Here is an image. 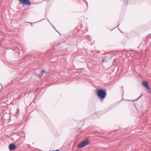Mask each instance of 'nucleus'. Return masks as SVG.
Masks as SVG:
<instances>
[{
  "label": "nucleus",
  "instance_id": "f257e3e1",
  "mask_svg": "<svg viewBox=\"0 0 151 151\" xmlns=\"http://www.w3.org/2000/svg\"><path fill=\"white\" fill-rule=\"evenodd\" d=\"M98 98L101 102H103L107 95L106 91L102 88H96L95 89Z\"/></svg>",
  "mask_w": 151,
  "mask_h": 151
},
{
  "label": "nucleus",
  "instance_id": "f03ea898",
  "mask_svg": "<svg viewBox=\"0 0 151 151\" xmlns=\"http://www.w3.org/2000/svg\"><path fill=\"white\" fill-rule=\"evenodd\" d=\"M89 143L88 139H86L80 142L77 145L78 148H81L87 145Z\"/></svg>",
  "mask_w": 151,
  "mask_h": 151
},
{
  "label": "nucleus",
  "instance_id": "7ed1b4c3",
  "mask_svg": "<svg viewBox=\"0 0 151 151\" xmlns=\"http://www.w3.org/2000/svg\"><path fill=\"white\" fill-rule=\"evenodd\" d=\"M18 1L20 4L23 5V7H24V5L30 6L31 4V3L29 0H18Z\"/></svg>",
  "mask_w": 151,
  "mask_h": 151
},
{
  "label": "nucleus",
  "instance_id": "20e7f679",
  "mask_svg": "<svg viewBox=\"0 0 151 151\" xmlns=\"http://www.w3.org/2000/svg\"><path fill=\"white\" fill-rule=\"evenodd\" d=\"M142 85L145 87L146 88H147L148 90H150V88L149 86L148 85V82L147 81H144L142 82ZM149 93H150L151 92V91H149Z\"/></svg>",
  "mask_w": 151,
  "mask_h": 151
},
{
  "label": "nucleus",
  "instance_id": "39448f33",
  "mask_svg": "<svg viewBox=\"0 0 151 151\" xmlns=\"http://www.w3.org/2000/svg\"><path fill=\"white\" fill-rule=\"evenodd\" d=\"M16 147V145L13 143H12L9 145V149L10 150H12L15 149Z\"/></svg>",
  "mask_w": 151,
  "mask_h": 151
},
{
  "label": "nucleus",
  "instance_id": "423d86ee",
  "mask_svg": "<svg viewBox=\"0 0 151 151\" xmlns=\"http://www.w3.org/2000/svg\"><path fill=\"white\" fill-rule=\"evenodd\" d=\"M142 96V94L138 98H137L134 101H138Z\"/></svg>",
  "mask_w": 151,
  "mask_h": 151
},
{
  "label": "nucleus",
  "instance_id": "0eeeda50",
  "mask_svg": "<svg viewBox=\"0 0 151 151\" xmlns=\"http://www.w3.org/2000/svg\"><path fill=\"white\" fill-rule=\"evenodd\" d=\"M45 71L44 70H42L41 73V74H42V75H43V74L44 73Z\"/></svg>",
  "mask_w": 151,
  "mask_h": 151
},
{
  "label": "nucleus",
  "instance_id": "6e6552de",
  "mask_svg": "<svg viewBox=\"0 0 151 151\" xmlns=\"http://www.w3.org/2000/svg\"><path fill=\"white\" fill-rule=\"evenodd\" d=\"M107 61V60H106L105 59H103L102 60V62H106Z\"/></svg>",
  "mask_w": 151,
  "mask_h": 151
},
{
  "label": "nucleus",
  "instance_id": "1a4fd4ad",
  "mask_svg": "<svg viewBox=\"0 0 151 151\" xmlns=\"http://www.w3.org/2000/svg\"><path fill=\"white\" fill-rule=\"evenodd\" d=\"M52 151H60L59 150L57 149L56 150H53Z\"/></svg>",
  "mask_w": 151,
  "mask_h": 151
},
{
  "label": "nucleus",
  "instance_id": "9d476101",
  "mask_svg": "<svg viewBox=\"0 0 151 151\" xmlns=\"http://www.w3.org/2000/svg\"><path fill=\"white\" fill-rule=\"evenodd\" d=\"M18 140H17V141H15V143L16 144V143H17V142H18Z\"/></svg>",
  "mask_w": 151,
  "mask_h": 151
},
{
  "label": "nucleus",
  "instance_id": "9b49d317",
  "mask_svg": "<svg viewBox=\"0 0 151 151\" xmlns=\"http://www.w3.org/2000/svg\"><path fill=\"white\" fill-rule=\"evenodd\" d=\"M40 75L41 76H42L43 75H42V74H41V73L40 74Z\"/></svg>",
  "mask_w": 151,
  "mask_h": 151
},
{
  "label": "nucleus",
  "instance_id": "f8f14e48",
  "mask_svg": "<svg viewBox=\"0 0 151 151\" xmlns=\"http://www.w3.org/2000/svg\"><path fill=\"white\" fill-rule=\"evenodd\" d=\"M122 88L123 89V86H122Z\"/></svg>",
  "mask_w": 151,
  "mask_h": 151
},
{
  "label": "nucleus",
  "instance_id": "ddd939ff",
  "mask_svg": "<svg viewBox=\"0 0 151 151\" xmlns=\"http://www.w3.org/2000/svg\"><path fill=\"white\" fill-rule=\"evenodd\" d=\"M86 4H87V5H88V4L87 2H86Z\"/></svg>",
  "mask_w": 151,
  "mask_h": 151
},
{
  "label": "nucleus",
  "instance_id": "4468645a",
  "mask_svg": "<svg viewBox=\"0 0 151 151\" xmlns=\"http://www.w3.org/2000/svg\"><path fill=\"white\" fill-rule=\"evenodd\" d=\"M119 25V24L117 25V27H118V26Z\"/></svg>",
  "mask_w": 151,
  "mask_h": 151
}]
</instances>
